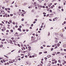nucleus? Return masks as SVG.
<instances>
[{"label":"nucleus","mask_w":66,"mask_h":66,"mask_svg":"<svg viewBox=\"0 0 66 66\" xmlns=\"http://www.w3.org/2000/svg\"><path fill=\"white\" fill-rule=\"evenodd\" d=\"M37 39L38 40H39V39H40V37H38L37 38Z\"/></svg>","instance_id":"f257e3e1"},{"label":"nucleus","mask_w":66,"mask_h":66,"mask_svg":"<svg viewBox=\"0 0 66 66\" xmlns=\"http://www.w3.org/2000/svg\"><path fill=\"white\" fill-rule=\"evenodd\" d=\"M16 61V59H15V60H12V61L13 62H14V61L15 62H17V61Z\"/></svg>","instance_id":"f03ea898"},{"label":"nucleus","mask_w":66,"mask_h":66,"mask_svg":"<svg viewBox=\"0 0 66 66\" xmlns=\"http://www.w3.org/2000/svg\"><path fill=\"white\" fill-rule=\"evenodd\" d=\"M48 57H51V56L50 55H47Z\"/></svg>","instance_id":"7ed1b4c3"},{"label":"nucleus","mask_w":66,"mask_h":66,"mask_svg":"<svg viewBox=\"0 0 66 66\" xmlns=\"http://www.w3.org/2000/svg\"><path fill=\"white\" fill-rule=\"evenodd\" d=\"M26 64H28H28H29V65H31V63H29V62H27Z\"/></svg>","instance_id":"20e7f679"},{"label":"nucleus","mask_w":66,"mask_h":66,"mask_svg":"<svg viewBox=\"0 0 66 66\" xmlns=\"http://www.w3.org/2000/svg\"><path fill=\"white\" fill-rule=\"evenodd\" d=\"M63 47H66V44H64L63 45Z\"/></svg>","instance_id":"39448f33"},{"label":"nucleus","mask_w":66,"mask_h":66,"mask_svg":"<svg viewBox=\"0 0 66 66\" xmlns=\"http://www.w3.org/2000/svg\"><path fill=\"white\" fill-rule=\"evenodd\" d=\"M9 63H10V64H11V63H13V62L9 61Z\"/></svg>","instance_id":"423d86ee"},{"label":"nucleus","mask_w":66,"mask_h":66,"mask_svg":"<svg viewBox=\"0 0 66 66\" xmlns=\"http://www.w3.org/2000/svg\"><path fill=\"white\" fill-rule=\"evenodd\" d=\"M47 65L48 66H50L51 65V64L50 63H48L47 64Z\"/></svg>","instance_id":"0eeeda50"},{"label":"nucleus","mask_w":66,"mask_h":66,"mask_svg":"<svg viewBox=\"0 0 66 66\" xmlns=\"http://www.w3.org/2000/svg\"><path fill=\"white\" fill-rule=\"evenodd\" d=\"M55 42L56 43H57V40H55Z\"/></svg>","instance_id":"6e6552de"},{"label":"nucleus","mask_w":66,"mask_h":66,"mask_svg":"<svg viewBox=\"0 0 66 66\" xmlns=\"http://www.w3.org/2000/svg\"><path fill=\"white\" fill-rule=\"evenodd\" d=\"M27 4V3H24L23 4L24 5H26Z\"/></svg>","instance_id":"1a4fd4ad"},{"label":"nucleus","mask_w":66,"mask_h":66,"mask_svg":"<svg viewBox=\"0 0 66 66\" xmlns=\"http://www.w3.org/2000/svg\"><path fill=\"white\" fill-rule=\"evenodd\" d=\"M11 33H12L13 32V30L12 29H11Z\"/></svg>","instance_id":"9d476101"},{"label":"nucleus","mask_w":66,"mask_h":66,"mask_svg":"<svg viewBox=\"0 0 66 66\" xmlns=\"http://www.w3.org/2000/svg\"><path fill=\"white\" fill-rule=\"evenodd\" d=\"M22 21H23V20H24V19L22 18L21 20Z\"/></svg>","instance_id":"9b49d317"},{"label":"nucleus","mask_w":66,"mask_h":66,"mask_svg":"<svg viewBox=\"0 0 66 66\" xmlns=\"http://www.w3.org/2000/svg\"><path fill=\"white\" fill-rule=\"evenodd\" d=\"M6 3H9V1H7V0L6 1Z\"/></svg>","instance_id":"f8f14e48"},{"label":"nucleus","mask_w":66,"mask_h":66,"mask_svg":"<svg viewBox=\"0 0 66 66\" xmlns=\"http://www.w3.org/2000/svg\"><path fill=\"white\" fill-rule=\"evenodd\" d=\"M37 4L38 7H39V6H40L39 5V4Z\"/></svg>","instance_id":"ddd939ff"},{"label":"nucleus","mask_w":66,"mask_h":66,"mask_svg":"<svg viewBox=\"0 0 66 66\" xmlns=\"http://www.w3.org/2000/svg\"><path fill=\"white\" fill-rule=\"evenodd\" d=\"M37 4V3H36V2H35L34 3V5H35L36 4Z\"/></svg>","instance_id":"4468645a"},{"label":"nucleus","mask_w":66,"mask_h":66,"mask_svg":"<svg viewBox=\"0 0 66 66\" xmlns=\"http://www.w3.org/2000/svg\"><path fill=\"white\" fill-rule=\"evenodd\" d=\"M4 56L5 57H7V58H8V57H7V56L5 55H4Z\"/></svg>","instance_id":"2eb2a0df"},{"label":"nucleus","mask_w":66,"mask_h":66,"mask_svg":"<svg viewBox=\"0 0 66 66\" xmlns=\"http://www.w3.org/2000/svg\"><path fill=\"white\" fill-rule=\"evenodd\" d=\"M42 52H39V55H40V54H42Z\"/></svg>","instance_id":"dca6fc26"},{"label":"nucleus","mask_w":66,"mask_h":66,"mask_svg":"<svg viewBox=\"0 0 66 66\" xmlns=\"http://www.w3.org/2000/svg\"><path fill=\"white\" fill-rule=\"evenodd\" d=\"M5 39H4L2 40V41H5Z\"/></svg>","instance_id":"f3484780"},{"label":"nucleus","mask_w":66,"mask_h":66,"mask_svg":"<svg viewBox=\"0 0 66 66\" xmlns=\"http://www.w3.org/2000/svg\"><path fill=\"white\" fill-rule=\"evenodd\" d=\"M2 9H5V7H4V6H3L2 7Z\"/></svg>","instance_id":"a211bd4d"},{"label":"nucleus","mask_w":66,"mask_h":66,"mask_svg":"<svg viewBox=\"0 0 66 66\" xmlns=\"http://www.w3.org/2000/svg\"><path fill=\"white\" fill-rule=\"evenodd\" d=\"M3 47V45H0V47H1V48L2 47Z\"/></svg>","instance_id":"6ab92c4d"},{"label":"nucleus","mask_w":66,"mask_h":66,"mask_svg":"<svg viewBox=\"0 0 66 66\" xmlns=\"http://www.w3.org/2000/svg\"><path fill=\"white\" fill-rule=\"evenodd\" d=\"M35 23H36V22L35 21H34L33 22V23H34V24H35Z\"/></svg>","instance_id":"aec40b11"},{"label":"nucleus","mask_w":66,"mask_h":66,"mask_svg":"<svg viewBox=\"0 0 66 66\" xmlns=\"http://www.w3.org/2000/svg\"><path fill=\"white\" fill-rule=\"evenodd\" d=\"M10 43H12V40H10Z\"/></svg>","instance_id":"412c9836"},{"label":"nucleus","mask_w":66,"mask_h":66,"mask_svg":"<svg viewBox=\"0 0 66 66\" xmlns=\"http://www.w3.org/2000/svg\"><path fill=\"white\" fill-rule=\"evenodd\" d=\"M18 30L19 31H20L21 30V29L19 28H18Z\"/></svg>","instance_id":"4be33fe9"},{"label":"nucleus","mask_w":66,"mask_h":66,"mask_svg":"<svg viewBox=\"0 0 66 66\" xmlns=\"http://www.w3.org/2000/svg\"><path fill=\"white\" fill-rule=\"evenodd\" d=\"M53 48H52L51 49V51H53Z\"/></svg>","instance_id":"5701e85b"},{"label":"nucleus","mask_w":66,"mask_h":66,"mask_svg":"<svg viewBox=\"0 0 66 66\" xmlns=\"http://www.w3.org/2000/svg\"><path fill=\"white\" fill-rule=\"evenodd\" d=\"M58 62H59V63H60L61 62V60H58Z\"/></svg>","instance_id":"b1692460"},{"label":"nucleus","mask_w":66,"mask_h":66,"mask_svg":"<svg viewBox=\"0 0 66 66\" xmlns=\"http://www.w3.org/2000/svg\"><path fill=\"white\" fill-rule=\"evenodd\" d=\"M50 12L51 13H52V10H50Z\"/></svg>","instance_id":"393cba45"},{"label":"nucleus","mask_w":66,"mask_h":66,"mask_svg":"<svg viewBox=\"0 0 66 66\" xmlns=\"http://www.w3.org/2000/svg\"><path fill=\"white\" fill-rule=\"evenodd\" d=\"M15 51L14 50H12V51H11V52H13V51Z\"/></svg>","instance_id":"a878e982"},{"label":"nucleus","mask_w":66,"mask_h":66,"mask_svg":"<svg viewBox=\"0 0 66 66\" xmlns=\"http://www.w3.org/2000/svg\"><path fill=\"white\" fill-rule=\"evenodd\" d=\"M44 53H47V51H45V52H44Z\"/></svg>","instance_id":"bb28decb"},{"label":"nucleus","mask_w":66,"mask_h":66,"mask_svg":"<svg viewBox=\"0 0 66 66\" xmlns=\"http://www.w3.org/2000/svg\"><path fill=\"white\" fill-rule=\"evenodd\" d=\"M3 62H5V61L4 60H3Z\"/></svg>","instance_id":"cd10ccee"},{"label":"nucleus","mask_w":66,"mask_h":66,"mask_svg":"<svg viewBox=\"0 0 66 66\" xmlns=\"http://www.w3.org/2000/svg\"><path fill=\"white\" fill-rule=\"evenodd\" d=\"M35 9H36V10H37V7H35Z\"/></svg>","instance_id":"c85d7f7f"},{"label":"nucleus","mask_w":66,"mask_h":66,"mask_svg":"<svg viewBox=\"0 0 66 66\" xmlns=\"http://www.w3.org/2000/svg\"><path fill=\"white\" fill-rule=\"evenodd\" d=\"M37 19H36L35 20V21H37Z\"/></svg>","instance_id":"c756f323"},{"label":"nucleus","mask_w":66,"mask_h":66,"mask_svg":"<svg viewBox=\"0 0 66 66\" xmlns=\"http://www.w3.org/2000/svg\"><path fill=\"white\" fill-rule=\"evenodd\" d=\"M22 12H24V13H25V11H24L23 10H22Z\"/></svg>","instance_id":"7c9ffc66"},{"label":"nucleus","mask_w":66,"mask_h":66,"mask_svg":"<svg viewBox=\"0 0 66 66\" xmlns=\"http://www.w3.org/2000/svg\"><path fill=\"white\" fill-rule=\"evenodd\" d=\"M31 47H30V46L28 47L29 49H31Z\"/></svg>","instance_id":"2f4dec72"},{"label":"nucleus","mask_w":66,"mask_h":66,"mask_svg":"<svg viewBox=\"0 0 66 66\" xmlns=\"http://www.w3.org/2000/svg\"><path fill=\"white\" fill-rule=\"evenodd\" d=\"M19 27L20 28H21L22 26H19Z\"/></svg>","instance_id":"473e14b6"},{"label":"nucleus","mask_w":66,"mask_h":66,"mask_svg":"<svg viewBox=\"0 0 66 66\" xmlns=\"http://www.w3.org/2000/svg\"><path fill=\"white\" fill-rule=\"evenodd\" d=\"M48 6H49V7H50V6H51L50 5V4H49L48 5Z\"/></svg>","instance_id":"72a5a7b5"},{"label":"nucleus","mask_w":66,"mask_h":66,"mask_svg":"<svg viewBox=\"0 0 66 66\" xmlns=\"http://www.w3.org/2000/svg\"><path fill=\"white\" fill-rule=\"evenodd\" d=\"M33 24H32L31 25V27H33Z\"/></svg>","instance_id":"f704fd0d"},{"label":"nucleus","mask_w":66,"mask_h":66,"mask_svg":"<svg viewBox=\"0 0 66 66\" xmlns=\"http://www.w3.org/2000/svg\"><path fill=\"white\" fill-rule=\"evenodd\" d=\"M23 34H22V33L20 34V35H19L20 36H21V35H22Z\"/></svg>","instance_id":"c9c22d12"},{"label":"nucleus","mask_w":66,"mask_h":66,"mask_svg":"<svg viewBox=\"0 0 66 66\" xmlns=\"http://www.w3.org/2000/svg\"><path fill=\"white\" fill-rule=\"evenodd\" d=\"M23 32H24L26 31V30L25 29H23Z\"/></svg>","instance_id":"e433bc0d"},{"label":"nucleus","mask_w":66,"mask_h":66,"mask_svg":"<svg viewBox=\"0 0 66 66\" xmlns=\"http://www.w3.org/2000/svg\"><path fill=\"white\" fill-rule=\"evenodd\" d=\"M43 14H46V13L45 12H43Z\"/></svg>","instance_id":"4c0bfd02"},{"label":"nucleus","mask_w":66,"mask_h":66,"mask_svg":"<svg viewBox=\"0 0 66 66\" xmlns=\"http://www.w3.org/2000/svg\"><path fill=\"white\" fill-rule=\"evenodd\" d=\"M18 46H19V47H20V45H19V44H18Z\"/></svg>","instance_id":"58836bf2"},{"label":"nucleus","mask_w":66,"mask_h":66,"mask_svg":"<svg viewBox=\"0 0 66 66\" xmlns=\"http://www.w3.org/2000/svg\"><path fill=\"white\" fill-rule=\"evenodd\" d=\"M21 15L22 16H24V14H22Z\"/></svg>","instance_id":"ea45409f"},{"label":"nucleus","mask_w":66,"mask_h":66,"mask_svg":"<svg viewBox=\"0 0 66 66\" xmlns=\"http://www.w3.org/2000/svg\"><path fill=\"white\" fill-rule=\"evenodd\" d=\"M15 23L16 24V25H17V24H18V23L17 22H16Z\"/></svg>","instance_id":"a19ab883"},{"label":"nucleus","mask_w":66,"mask_h":66,"mask_svg":"<svg viewBox=\"0 0 66 66\" xmlns=\"http://www.w3.org/2000/svg\"><path fill=\"white\" fill-rule=\"evenodd\" d=\"M7 9L8 10H10V8H7Z\"/></svg>","instance_id":"79ce46f5"},{"label":"nucleus","mask_w":66,"mask_h":66,"mask_svg":"<svg viewBox=\"0 0 66 66\" xmlns=\"http://www.w3.org/2000/svg\"><path fill=\"white\" fill-rule=\"evenodd\" d=\"M38 32L39 33H40V31H38Z\"/></svg>","instance_id":"37998d69"},{"label":"nucleus","mask_w":66,"mask_h":66,"mask_svg":"<svg viewBox=\"0 0 66 66\" xmlns=\"http://www.w3.org/2000/svg\"><path fill=\"white\" fill-rule=\"evenodd\" d=\"M26 31H27V32H28V31H29V29H26Z\"/></svg>","instance_id":"c03bdc74"},{"label":"nucleus","mask_w":66,"mask_h":66,"mask_svg":"<svg viewBox=\"0 0 66 66\" xmlns=\"http://www.w3.org/2000/svg\"><path fill=\"white\" fill-rule=\"evenodd\" d=\"M57 48V46H56L55 48V49H56V48Z\"/></svg>","instance_id":"a18cd8bd"},{"label":"nucleus","mask_w":66,"mask_h":66,"mask_svg":"<svg viewBox=\"0 0 66 66\" xmlns=\"http://www.w3.org/2000/svg\"><path fill=\"white\" fill-rule=\"evenodd\" d=\"M48 16H49V14H48L47 15L46 17H48Z\"/></svg>","instance_id":"49530a36"},{"label":"nucleus","mask_w":66,"mask_h":66,"mask_svg":"<svg viewBox=\"0 0 66 66\" xmlns=\"http://www.w3.org/2000/svg\"><path fill=\"white\" fill-rule=\"evenodd\" d=\"M1 63H3V61H2V60L1 61Z\"/></svg>","instance_id":"de8ad7c7"},{"label":"nucleus","mask_w":66,"mask_h":66,"mask_svg":"<svg viewBox=\"0 0 66 66\" xmlns=\"http://www.w3.org/2000/svg\"><path fill=\"white\" fill-rule=\"evenodd\" d=\"M15 28H18V26L17 25H16L15 26Z\"/></svg>","instance_id":"09e8293b"},{"label":"nucleus","mask_w":66,"mask_h":66,"mask_svg":"<svg viewBox=\"0 0 66 66\" xmlns=\"http://www.w3.org/2000/svg\"><path fill=\"white\" fill-rule=\"evenodd\" d=\"M46 9H48V6H46Z\"/></svg>","instance_id":"8fccbe9b"},{"label":"nucleus","mask_w":66,"mask_h":66,"mask_svg":"<svg viewBox=\"0 0 66 66\" xmlns=\"http://www.w3.org/2000/svg\"><path fill=\"white\" fill-rule=\"evenodd\" d=\"M5 10H6V11H7V8H5Z\"/></svg>","instance_id":"3c124183"},{"label":"nucleus","mask_w":66,"mask_h":66,"mask_svg":"<svg viewBox=\"0 0 66 66\" xmlns=\"http://www.w3.org/2000/svg\"><path fill=\"white\" fill-rule=\"evenodd\" d=\"M42 0H41L40 1H39V2H42Z\"/></svg>","instance_id":"603ef678"},{"label":"nucleus","mask_w":66,"mask_h":66,"mask_svg":"<svg viewBox=\"0 0 66 66\" xmlns=\"http://www.w3.org/2000/svg\"><path fill=\"white\" fill-rule=\"evenodd\" d=\"M13 14H10V15L11 16H13Z\"/></svg>","instance_id":"864d4df0"},{"label":"nucleus","mask_w":66,"mask_h":66,"mask_svg":"<svg viewBox=\"0 0 66 66\" xmlns=\"http://www.w3.org/2000/svg\"><path fill=\"white\" fill-rule=\"evenodd\" d=\"M56 38V39H57V40H59V39H58L57 38Z\"/></svg>","instance_id":"5fc2aeb1"},{"label":"nucleus","mask_w":66,"mask_h":66,"mask_svg":"<svg viewBox=\"0 0 66 66\" xmlns=\"http://www.w3.org/2000/svg\"><path fill=\"white\" fill-rule=\"evenodd\" d=\"M43 8H45V6H43Z\"/></svg>","instance_id":"6e6d98bb"},{"label":"nucleus","mask_w":66,"mask_h":66,"mask_svg":"<svg viewBox=\"0 0 66 66\" xmlns=\"http://www.w3.org/2000/svg\"><path fill=\"white\" fill-rule=\"evenodd\" d=\"M45 60H47V58L46 57L45 58Z\"/></svg>","instance_id":"4d7b16f0"},{"label":"nucleus","mask_w":66,"mask_h":66,"mask_svg":"<svg viewBox=\"0 0 66 66\" xmlns=\"http://www.w3.org/2000/svg\"><path fill=\"white\" fill-rule=\"evenodd\" d=\"M18 60L19 61H20V58H19Z\"/></svg>","instance_id":"13d9d810"},{"label":"nucleus","mask_w":66,"mask_h":66,"mask_svg":"<svg viewBox=\"0 0 66 66\" xmlns=\"http://www.w3.org/2000/svg\"><path fill=\"white\" fill-rule=\"evenodd\" d=\"M30 29H32V27H30Z\"/></svg>","instance_id":"bf43d9fd"},{"label":"nucleus","mask_w":66,"mask_h":66,"mask_svg":"<svg viewBox=\"0 0 66 66\" xmlns=\"http://www.w3.org/2000/svg\"><path fill=\"white\" fill-rule=\"evenodd\" d=\"M39 30H40V31H41V30H42V29L41 28H40L39 29Z\"/></svg>","instance_id":"052dcab7"},{"label":"nucleus","mask_w":66,"mask_h":66,"mask_svg":"<svg viewBox=\"0 0 66 66\" xmlns=\"http://www.w3.org/2000/svg\"><path fill=\"white\" fill-rule=\"evenodd\" d=\"M41 48V49H43V47H42V46H41V48Z\"/></svg>","instance_id":"680f3d73"},{"label":"nucleus","mask_w":66,"mask_h":66,"mask_svg":"<svg viewBox=\"0 0 66 66\" xmlns=\"http://www.w3.org/2000/svg\"><path fill=\"white\" fill-rule=\"evenodd\" d=\"M51 9H52L53 8V6H51Z\"/></svg>","instance_id":"e2e57ef3"},{"label":"nucleus","mask_w":66,"mask_h":66,"mask_svg":"<svg viewBox=\"0 0 66 66\" xmlns=\"http://www.w3.org/2000/svg\"><path fill=\"white\" fill-rule=\"evenodd\" d=\"M64 64H66V61H64Z\"/></svg>","instance_id":"0e129e2a"},{"label":"nucleus","mask_w":66,"mask_h":66,"mask_svg":"<svg viewBox=\"0 0 66 66\" xmlns=\"http://www.w3.org/2000/svg\"><path fill=\"white\" fill-rule=\"evenodd\" d=\"M14 3V1H13L12 3V4H13Z\"/></svg>","instance_id":"69168bd1"},{"label":"nucleus","mask_w":66,"mask_h":66,"mask_svg":"<svg viewBox=\"0 0 66 66\" xmlns=\"http://www.w3.org/2000/svg\"><path fill=\"white\" fill-rule=\"evenodd\" d=\"M0 25L1 26H2L3 24H2V23H1L0 24Z\"/></svg>","instance_id":"338daca9"},{"label":"nucleus","mask_w":66,"mask_h":66,"mask_svg":"<svg viewBox=\"0 0 66 66\" xmlns=\"http://www.w3.org/2000/svg\"><path fill=\"white\" fill-rule=\"evenodd\" d=\"M9 30H6V32H9Z\"/></svg>","instance_id":"774afa93"}]
</instances>
